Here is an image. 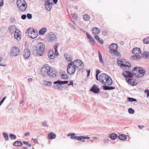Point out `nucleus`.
<instances>
[{"label": "nucleus", "instance_id": "f257e3e1", "mask_svg": "<svg viewBox=\"0 0 149 149\" xmlns=\"http://www.w3.org/2000/svg\"><path fill=\"white\" fill-rule=\"evenodd\" d=\"M98 80H99L102 84L105 86L111 85L113 82L111 78L108 75L104 73L100 75Z\"/></svg>", "mask_w": 149, "mask_h": 149}, {"label": "nucleus", "instance_id": "f03ea898", "mask_svg": "<svg viewBox=\"0 0 149 149\" xmlns=\"http://www.w3.org/2000/svg\"><path fill=\"white\" fill-rule=\"evenodd\" d=\"M132 72L136 77H140L144 75L145 71L142 68L137 67L134 68L132 70Z\"/></svg>", "mask_w": 149, "mask_h": 149}, {"label": "nucleus", "instance_id": "7ed1b4c3", "mask_svg": "<svg viewBox=\"0 0 149 149\" xmlns=\"http://www.w3.org/2000/svg\"><path fill=\"white\" fill-rule=\"evenodd\" d=\"M118 63L120 67L125 70H128L131 67V64L128 62H127L125 60H118Z\"/></svg>", "mask_w": 149, "mask_h": 149}, {"label": "nucleus", "instance_id": "20e7f679", "mask_svg": "<svg viewBox=\"0 0 149 149\" xmlns=\"http://www.w3.org/2000/svg\"><path fill=\"white\" fill-rule=\"evenodd\" d=\"M36 49V50L37 51V55L38 56H41L44 53L45 49V45L42 43H39L37 44Z\"/></svg>", "mask_w": 149, "mask_h": 149}, {"label": "nucleus", "instance_id": "39448f33", "mask_svg": "<svg viewBox=\"0 0 149 149\" xmlns=\"http://www.w3.org/2000/svg\"><path fill=\"white\" fill-rule=\"evenodd\" d=\"M26 32L29 33V37L34 39L36 38L38 36V31L36 30H35L32 28H28L26 31Z\"/></svg>", "mask_w": 149, "mask_h": 149}, {"label": "nucleus", "instance_id": "423d86ee", "mask_svg": "<svg viewBox=\"0 0 149 149\" xmlns=\"http://www.w3.org/2000/svg\"><path fill=\"white\" fill-rule=\"evenodd\" d=\"M17 6L19 9L21 11H24L26 8L27 5L24 0H17Z\"/></svg>", "mask_w": 149, "mask_h": 149}, {"label": "nucleus", "instance_id": "0eeeda50", "mask_svg": "<svg viewBox=\"0 0 149 149\" xmlns=\"http://www.w3.org/2000/svg\"><path fill=\"white\" fill-rule=\"evenodd\" d=\"M110 50L109 52L111 54H114L117 55L119 56L120 53L118 51V45L116 43H113L109 45Z\"/></svg>", "mask_w": 149, "mask_h": 149}, {"label": "nucleus", "instance_id": "6e6552de", "mask_svg": "<svg viewBox=\"0 0 149 149\" xmlns=\"http://www.w3.org/2000/svg\"><path fill=\"white\" fill-rule=\"evenodd\" d=\"M58 44H56L54 46L55 52L53 50H50L48 52V55L49 57L51 59H54L55 58L56 56H58V54L57 51V47Z\"/></svg>", "mask_w": 149, "mask_h": 149}, {"label": "nucleus", "instance_id": "1a4fd4ad", "mask_svg": "<svg viewBox=\"0 0 149 149\" xmlns=\"http://www.w3.org/2000/svg\"><path fill=\"white\" fill-rule=\"evenodd\" d=\"M51 71L50 67L48 65L45 64L42 68L41 71L42 74L44 76H46Z\"/></svg>", "mask_w": 149, "mask_h": 149}, {"label": "nucleus", "instance_id": "9d476101", "mask_svg": "<svg viewBox=\"0 0 149 149\" xmlns=\"http://www.w3.org/2000/svg\"><path fill=\"white\" fill-rule=\"evenodd\" d=\"M76 68L73 64V63H70L67 68V72L70 74H74Z\"/></svg>", "mask_w": 149, "mask_h": 149}, {"label": "nucleus", "instance_id": "9b49d317", "mask_svg": "<svg viewBox=\"0 0 149 149\" xmlns=\"http://www.w3.org/2000/svg\"><path fill=\"white\" fill-rule=\"evenodd\" d=\"M71 62L73 63V64L74 65L75 68H78L79 70H81L84 68V64L80 60H76Z\"/></svg>", "mask_w": 149, "mask_h": 149}, {"label": "nucleus", "instance_id": "f8f14e48", "mask_svg": "<svg viewBox=\"0 0 149 149\" xmlns=\"http://www.w3.org/2000/svg\"><path fill=\"white\" fill-rule=\"evenodd\" d=\"M11 52L13 55L16 56L20 54L21 51L18 47L16 46L12 48Z\"/></svg>", "mask_w": 149, "mask_h": 149}, {"label": "nucleus", "instance_id": "ddd939ff", "mask_svg": "<svg viewBox=\"0 0 149 149\" xmlns=\"http://www.w3.org/2000/svg\"><path fill=\"white\" fill-rule=\"evenodd\" d=\"M126 80L129 84L131 85L132 86L136 85L138 84L137 81L133 79H131L126 78Z\"/></svg>", "mask_w": 149, "mask_h": 149}, {"label": "nucleus", "instance_id": "4468645a", "mask_svg": "<svg viewBox=\"0 0 149 149\" xmlns=\"http://www.w3.org/2000/svg\"><path fill=\"white\" fill-rule=\"evenodd\" d=\"M15 38L17 40H19L21 38V32L18 29L15 30L14 34Z\"/></svg>", "mask_w": 149, "mask_h": 149}, {"label": "nucleus", "instance_id": "2eb2a0df", "mask_svg": "<svg viewBox=\"0 0 149 149\" xmlns=\"http://www.w3.org/2000/svg\"><path fill=\"white\" fill-rule=\"evenodd\" d=\"M30 55V52L28 49H25L23 52V55L25 59L28 58Z\"/></svg>", "mask_w": 149, "mask_h": 149}, {"label": "nucleus", "instance_id": "dca6fc26", "mask_svg": "<svg viewBox=\"0 0 149 149\" xmlns=\"http://www.w3.org/2000/svg\"><path fill=\"white\" fill-rule=\"evenodd\" d=\"M90 91L95 93H97L99 92L100 89L97 86L94 85L91 89Z\"/></svg>", "mask_w": 149, "mask_h": 149}, {"label": "nucleus", "instance_id": "f3484780", "mask_svg": "<svg viewBox=\"0 0 149 149\" xmlns=\"http://www.w3.org/2000/svg\"><path fill=\"white\" fill-rule=\"evenodd\" d=\"M123 74L125 77L127 78L132 77V74L131 72L127 71H125L123 72Z\"/></svg>", "mask_w": 149, "mask_h": 149}, {"label": "nucleus", "instance_id": "a211bd4d", "mask_svg": "<svg viewBox=\"0 0 149 149\" xmlns=\"http://www.w3.org/2000/svg\"><path fill=\"white\" fill-rule=\"evenodd\" d=\"M45 6L47 10L48 11L50 10L52 8V4L49 2V1H45Z\"/></svg>", "mask_w": 149, "mask_h": 149}, {"label": "nucleus", "instance_id": "6ab92c4d", "mask_svg": "<svg viewBox=\"0 0 149 149\" xmlns=\"http://www.w3.org/2000/svg\"><path fill=\"white\" fill-rule=\"evenodd\" d=\"M132 52L134 55L139 54L141 53L140 49L137 47L134 48L132 50Z\"/></svg>", "mask_w": 149, "mask_h": 149}, {"label": "nucleus", "instance_id": "aec40b11", "mask_svg": "<svg viewBox=\"0 0 149 149\" xmlns=\"http://www.w3.org/2000/svg\"><path fill=\"white\" fill-rule=\"evenodd\" d=\"M92 31L93 34L95 35L98 34L100 32L99 29L96 27H93L92 30Z\"/></svg>", "mask_w": 149, "mask_h": 149}, {"label": "nucleus", "instance_id": "412c9836", "mask_svg": "<svg viewBox=\"0 0 149 149\" xmlns=\"http://www.w3.org/2000/svg\"><path fill=\"white\" fill-rule=\"evenodd\" d=\"M94 38L99 44L102 45L103 43V40H102L98 35H95Z\"/></svg>", "mask_w": 149, "mask_h": 149}, {"label": "nucleus", "instance_id": "4be33fe9", "mask_svg": "<svg viewBox=\"0 0 149 149\" xmlns=\"http://www.w3.org/2000/svg\"><path fill=\"white\" fill-rule=\"evenodd\" d=\"M16 28L15 25H12L8 29V31L11 34L13 33L14 31L16 30Z\"/></svg>", "mask_w": 149, "mask_h": 149}, {"label": "nucleus", "instance_id": "5701e85b", "mask_svg": "<svg viewBox=\"0 0 149 149\" xmlns=\"http://www.w3.org/2000/svg\"><path fill=\"white\" fill-rule=\"evenodd\" d=\"M56 137V135L53 132H51L48 134V137L49 139H54Z\"/></svg>", "mask_w": 149, "mask_h": 149}, {"label": "nucleus", "instance_id": "b1692460", "mask_svg": "<svg viewBox=\"0 0 149 149\" xmlns=\"http://www.w3.org/2000/svg\"><path fill=\"white\" fill-rule=\"evenodd\" d=\"M86 35L87 36V38L90 40V41L92 42L94 44L95 43V40L94 38L88 33H86Z\"/></svg>", "mask_w": 149, "mask_h": 149}, {"label": "nucleus", "instance_id": "393cba45", "mask_svg": "<svg viewBox=\"0 0 149 149\" xmlns=\"http://www.w3.org/2000/svg\"><path fill=\"white\" fill-rule=\"evenodd\" d=\"M47 29L45 27L41 29L39 31V34L41 35H42L46 32Z\"/></svg>", "mask_w": 149, "mask_h": 149}, {"label": "nucleus", "instance_id": "a878e982", "mask_svg": "<svg viewBox=\"0 0 149 149\" xmlns=\"http://www.w3.org/2000/svg\"><path fill=\"white\" fill-rule=\"evenodd\" d=\"M22 143L20 141H16L13 143V145L15 146H19L22 145Z\"/></svg>", "mask_w": 149, "mask_h": 149}, {"label": "nucleus", "instance_id": "bb28decb", "mask_svg": "<svg viewBox=\"0 0 149 149\" xmlns=\"http://www.w3.org/2000/svg\"><path fill=\"white\" fill-rule=\"evenodd\" d=\"M64 57L68 61H70L72 59L71 56L67 54H64Z\"/></svg>", "mask_w": 149, "mask_h": 149}, {"label": "nucleus", "instance_id": "cd10ccee", "mask_svg": "<svg viewBox=\"0 0 149 149\" xmlns=\"http://www.w3.org/2000/svg\"><path fill=\"white\" fill-rule=\"evenodd\" d=\"M62 79H67L68 78V75L64 72H62L61 76Z\"/></svg>", "mask_w": 149, "mask_h": 149}, {"label": "nucleus", "instance_id": "c85d7f7f", "mask_svg": "<svg viewBox=\"0 0 149 149\" xmlns=\"http://www.w3.org/2000/svg\"><path fill=\"white\" fill-rule=\"evenodd\" d=\"M118 138L119 139L123 140H126L127 139L126 136L124 134H122L118 136Z\"/></svg>", "mask_w": 149, "mask_h": 149}, {"label": "nucleus", "instance_id": "c756f323", "mask_svg": "<svg viewBox=\"0 0 149 149\" xmlns=\"http://www.w3.org/2000/svg\"><path fill=\"white\" fill-rule=\"evenodd\" d=\"M141 55L142 57L144 58H146L149 57V53H148L146 52H144Z\"/></svg>", "mask_w": 149, "mask_h": 149}, {"label": "nucleus", "instance_id": "7c9ffc66", "mask_svg": "<svg viewBox=\"0 0 149 149\" xmlns=\"http://www.w3.org/2000/svg\"><path fill=\"white\" fill-rule=\"evenodd\" d=\"M118 136L117 134H112L110 135L109 137L112 140L116 139L117 137Z\"/></svg>", "mask_w": 149, "mask_h": 149}, {"label": "nucleus", "instance_id": "2f4dec72", "mask_svg": "<svg viewBox=\"0 0 149 149\" xmlns=\"http://www.w3.org/2000/svg\"><path fill=\"white\" fill-rule=\"evenodd\" d=\"M99 58V61L100 63L103 64V62L102 59V56L101 53L100 51L98 52Z\"/></svg>", "mask_w": 149, "mask_h": 149}, {"label": "nucleus", "instance_id": "473e14b6", "mask_svg": "<svg viewBox=\"0 0 149 149\" xmlns=\"http://www.w3.org/2000/svg\"><path fill=\"white\" fill-rule=\"evenodd\" d=\"M108 86H104L103 87V88L105 90H112L114 89V87L113 86H110L109 87Z\"/></svg>", "mask_w": 149, "mask_h": 149}, {"label": "nucleus", "instance_id": "72a5a7b5", "mask_svg": "<svg viewBox=\"0 0 149 149\" xmlns=\"http://www.w3.org/2000/svg\"><path fill=\"white\" fill-rule=\"evenodd\" d=\"M83 18L85 21H88L89 20L90 18L89 16L87 14L84 15Z\"/></svg>", "mask_w": 149, "mask_h": 149}, {"label": "nucleus", "instance_id": "f704fd0d", "mask_svg": "<svg viewBox=\"0 0 149 149\" xmlns=\"http://www.w3.org/2000/svg\"><path fill=\"white\" fill-rule=\"evenodd\" d=\"M47 74L50 77L53 78L55 77L56 76V74H55L54 73L52 72V70L51 72H49Z\"/></svg>", "mask_w": 149, "mask_h": 149}, {"label": "nucleus", "instance_id": "c9c22d12", "mask_svg": "<svg viewBox=\"0 0 149 149\" xmlns=\"http://www.w3.org/2000/svg\"><path fill=\"white\" fill-rule=\"evenodd\" d=\"M141 57H142V56L139 54H135L133 56L134 58L135 59L139 60L141 59Z\"/></svg>", "mask_w": 149, "mask_h": 149}, {"label": "nucleus", "instance_id": "e433bc0d", "mask_svg": "<svg viewBox=\"0 0 149 149\" xmlns=\"http://www.w3.org/2000/svg\"><path fill=\"white\" fill-rule=\"evenodd\" d=\"M143 41L144 43L147 44L149 43V37H147L143 40Z\"/></svg>", "mask_w": 149, "mask_h": 149}, {"label": "nucleus", "instance_id": "4c0bfd02", "mask_svg": "<svg viewBox=\"0 0 149 149\" xmlns=\"http://www.w3.org/2000/svg\"><path fill=\"white\" fill-rule=\"evenodd\" d=\"M45 84L47 86H50L52 84V83L50 81H45Z\"/></svg>", "mask_w": 149, "mask_h": 149}, {"label": "nucleus", "instance_id": "58836bf2", "mask_svg": "<svg viewBox=\"0 0 149 149\" xmlns=\"http://www.w3.org/2000/svg\"><path fill=\"white\" fill-rule=\"evenodd\" d=\"M127 100L130 102H132L133 101H136V99L131 97H127Z\"/></svg>", "mask_w": 149, "mask_h": 149}, {"label": "nucleus", "instance_id": "ea45409f", "mask_svg": "<svg viewBox=\"0 0 149 149\" xmlns=\"http://www.w3.org/2000/svg\"><path fill=\"white\" fill-rule=\"evenodd\" d=\"M9 137L11 139H15L16 138V136L13 134H10L9 135Z\"/></svg>", "mask_w": 149, "mask_h": 149}, {"label": "nucleus", "instance_id": "a19ab883", "mask_svg": "<svg viewBox=\"0 0 149 149\" xmlns=\"http://www.w3.org/2000/svg\"><path fill=\"white\" fill-rule=\"evenodd\" d=\"M3 136L6 140L7 141L8 140V136L7 134L4 133Z\"/></svg>", "mask_w": 149, "mask_h": 149}, {"label": "nucleus", "instance_id": "79ce46f5", "mask_svg": "<svg viewBox=\"0 0 149 149\" xmlns=\"http://www.w3.org/2000/svg\"><path fill=\"white\" fill-rule=\"evenodd\" d=\"M128 112L130 114H133L134 113V111L132 108H130L128 109Z\"/></svg>", "mask_w": 149, "mask_h": 149}, {"label": "nucleus", "instance_id": "37998d69", "mask_svg": "<svg viewBox=\"0 0 149 149\" xmlns=\"http://www.w3.org/2000/svg\"><path fill=\"white\" fill-rule=\"evenodd\" d=\"M54 84H58L59 85H62V81L58 80L57 81H55L54 82Z\"/></svg>", "mask_w": 149, "mask_h": 149}, {"label": "nucleus", "instance_id": "c03bdc74", "mask_svg": "<svg viewBox=\"0 0 149 149\" xmlns=\"http://www.w3.org/2000/svg\"><path fill=\"white\" fill-rule=\"evenodd\" d=\"M100 72L99 70H96V79L97 80H98V74H99L100 73Z\"/></svg>", "mask_w": 149, "mask_h": 149}, {"label": "nucleus", "instance_id": "a18cd8bd", "mask_svg": "<svg viewBox=\"0 0 149 149\" xmlns=\"http://www.w3.org/2000/svg\"><path fill=\"white\" fill-rule=\"evenodd\" d=\"M144 92L145 93L147 94V97H148L149 96V90L146 89Z\"/></svg>", "mask_w": 149, "mask_h": 149}, {"label": "nucleus", "instance_id": "49530a36", "mask_svg": "<svg viewBox=\"0 0 149 149\" xmlns=\"http://www.w3.org/2000/svg\"><path fill=\"white\" fill-rule=\"evenodd\" d=\"M23 143L25 144H26L29 147L31 146V145L28 142L26 141H24L23 142Z\"/></svg>", "mask_w": 149, "mask_h": 149}, {"label": "nucleus", "instance_id": "de8ad7c7", "mask_svg": "<svg viewBox=\"0 0 149 149\" xmlns=\"http://www.w3.org/2000/svg\"><path fill=\"white\" fill-rule=\"evenodd\" d=\"M27 17L29 19H31L32 18V15L31 14L29 13H28L27 14Z\"/></svg>", "mask_w": 149, "mask_h": 149}, {"label": "nucleus", "instance_id": "09e8293b", "mask_svg": "<svg viewBox=\"0 0 149 149\" xmlns=\"http://www.w3.org/2000/svg\"><path fill=\"white\" fill-rule=\"evenodd\" d=\"M68 81H62V85L63 84H68Z\"/></svg>", "mask_w": 149, "mask_h": 149}, {"label": "nucleus", "instance_id": "8fccbe9b", "mask_svg": "<svg viewBox=\"0 0 149 149\" xmlns=\"http://www.w3.org/2000/svg\"><path fill=\"white\" fill-rule=\"evenodd\" d=\"M82 136V139H90V137L88 136Z\"/></svg>", "mask_w": 149, "mask_h": 149}, {"label": "nucleus", "instance_id": "3c124183", "mask_svg": "<svg viewBox=\"0 0 149 149\" xmlns=\"http://www.w3.org/2000/svg\"><path fill=\"white\" fill-rule=\"evenodd\" d=\"M3 5V0H1L0 1V6H2Z\"/></svg>", "mask_w": 149, "mask_h": 149}, {"label": "nucleus", "instance_id": "603ef678", "mask_svg": "<svg viewBox=\"0 0 149 149\" xmlns=\"http://www.w3.org/2000/svg\"><path fill=\"white\" fill-rule=\"evenodd\" d=\"M26 17V15H23L22 16L21 18L22 19H25Z\"/></svg>", "mask_w": 149, "mask_h": 149}, {"label": "nucleus", "instance_id": "864d4df0", "mask_svg": "<svg viewBox=\"0 0 149 149\" xmlns=\"http://www.w3.org/2000/svg\"><path fill=\"white\" fill-rule=\"evenodd\" d=\"M77 140L79 141H81L82 139V136H78Z\"/></svg>", "mask_w": 149, "mask_h": 149}, {"label": "nucleus", "instance_id": "5fc2aeb1", "mask_svg": "<svg viewBox=\"0 0 149 149\" xmlns=\"http://www.w3.org/2000/svg\"><path fill=\"white\" fill-rule=\"evenodd\" d=\"M42 125L45 127H48L46 123L45 122H43L42 123Z\"/></svg>", "mask_w": 149, "mask_h": 149}, {"label": "nucleus", "instance_id": "6e6d98bb", "mask_svg": "<svg viewBox=\"0 0 149 149\" xmlns=\"http://www.w3.org/2000/svg\"><path fill=\"white\" fill-rule=\"evenodd\" d=\"M138 127L139 128V129H142L143 127H144V126H142V125H138Z\"/></svg>", "mask_w": 149, "mask_h": 149}, {"label": "nucleus", "instance_id": "4d7b16f0", "mask_svg": "<svg viewBox=\"0 0 149 149\" xmlns=\"http://www.w3.org/2000/svg\"><path fill=\"white\" fill-rule=\"evenodd\" d=\"M73 81H71L70 82V84H68V86H70V85H71L72 86L73 85Z\"/></svg>", "mask_w": 149, "mask_h": 149}, {"label": "nucleus", "instance_id": "13d9d810", "mask_svg": "<svg viewBox=\"0 0 149 149\" xmlns=\"http://www.w3.org/2000/svg\"><path fill=\"white\" fill-rule=\"evenodd\" d=\"M30 134V133L29 132H27L25 134V136H28Z\"/></svg>", "mask_w": 149, "mask_h": 149}, {"label": "nucleus", "instance_id": "bf43d9fd", "mask_svg": "<svg viewBox=\"0 0 149 149\" xmlns=\"http://www.w3.org/2000/svg\"><path fill=\"white\" fill-rule=\"evenodd\" d=\"M72 17H74V18H76V17H77L76 16V15L75 14H72Z\"/></svg>", "mask_w": 149, "mask_h": 149}, {"label": "nucleus", "instance_id": "052dcab7", "mask_svg": "<svg viewBox=\"0 0 149 149\" xmlns=\"http://www.w3.org/2000/svg\"><path fill=\"white\" fill-rule=\"evenodd\" d=\"M87 73H88L87 76L88 77L89 75L90 72V70H87Z\"/></svg>", "mask_w": 149, "mask_h": 149}, {"label": "nucleus", "instance_id": "680f3d73", "mask_svg": "<svg viewBox=\"0 0 149 149\" xmlns=\"http://www.w3.org/2000/svg\"><path fill=\"white\" fill-rule=\"evenodd\" d=\"M32 80V79L31 78H29L28 79V82H30Z\"/></svg>", "mask_w": 149, "mask_h": 149}, {"label": "nucleus", "instance_id": "e2e57ef3", "mask_svg": "<svg viewBox=\"0 0 149 149\" xmlns=\"http://www.w3.org/2000/svg\"><path fill=\"white\" fill-rule=\"evenodd\" d=\"M6 97H4L0 102L2 103L6 99Z\"/></svg>", "mask_w": 149, "mask_h": 149}, {"label": "nucleus", "instance_id": "0e129e2a", "mask_svg": "<svg viewBox=\"0 0 149 149\" xmlns=\"http://www.w3.org/2000/svg\"><path fill=\"white\" fill-rule=\"evenodd\" d=\"M75 136H74V134L73 135H72V136H71L70 138H71V139H74V138H74Z\"/></svg>", "mask_w": 149, "mask_h": 149}, {"label": "nucleus", "instance_id": "69168bd1", "mask_svg": "<svg viewBox=\"0 0 149 149\" xmlns=\"http://www.w3.org/2000/svg\"><path fill=\"white\" fill-rule=\"evenodd\" d=\"M54 2L56 3L57 2L58 0H53Z\"/></svg>", "mask_w": 149, "mask_h": 149}, {"label": "nucleus", "instance_id": "338daca9", "mask_svg": "<svg viewBox=\"0 0 149 149\" xmlns=\"http://www.w3.org/2000/svg\"><path fill=\"white\" fill-rule=\"evenodd\" d=\"M77 137H78V136H75L73 138L74 139H76L77 140Z\"/></svg>", "mask_w": 149, "mask_h": 149}, {"label": "nucleus", "instance_id": "774afa93", "mask_svg": "<svg viewBox=\"0 0 149 149\" xmlns=\"http://www.w3.org/2000/svg\"><path fill=\"white\" fill-rule=\"evenodd\" d=\"M22 149H28V148L27 147H24Z\"/></svg>", "mask_w": 149, "mask_h": 149}]
</instances>
